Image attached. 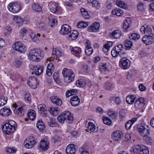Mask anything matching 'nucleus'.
<instances>
[{
	"mask_svg": "<svg viewBox=\"0 0 154 154\" xmlns=\"http://www.w3.org/2000/svg\"><path fill=\"white\" fill-rule=\"evenodd\" d=\"M111 13L113 15L120 16L122 15L124 12L120 8H116V9L112 10Z\"/></svg>",
	"mask_w": 154,
	"mask_h": 154,
	"instance_id": "36",
	"label": "nucleus"
},
{
	"mask_svg": "<svg viewBox=\"0 0 154 154\" xmlns=\"http://www.w3.org/2000/svg\"><path fill=\"white\" fill-rule=\"evenodd\" d=\"M47 69L54 71V64L52 63H49L47 65Z\"/></svg>",
	"mask_w": 154,
	"mask_h": 154,
	"instance_id": "63",
	"label": "nucleus"
},
{
	"mask_svg": "<svg viewBox=\"0 0 154 154\" xmlns=\"http://www.w3.org/2000/svg\"><path fill=\"white\" fill-rule=\"evenodd\" d=\"M103 122L104 124L109 125L112 123V121L110 119L105 117H103Z\"/></svg>",
	"mask_w": 154,
	"mask_h": 154,
	"instance_id": "52",
	"label": "nucleus"
},
{
	"mask_svg": "<svg viewBox=\"0 0 154 154\" xmlns=\"http://www.w3.org/2000/svg\"><path fill=\"white\" fill-rule=\"evenodd\" d=\"M72 114L69 111H64L62 112L59 116L57 119L59 122L61 123H63L65 121L67 123H71L73 120Z\"/></svg>",
	"mask_w": 154,
	"mask_h": 154,
	"instance_id": "2",
	"label": "nucleus"
},
{
	"mask_svg": "<svg viewBox=\"0 0 154 154\" xmlns=\"http://www.w3.org/2000/svg\"><path fill=\"white\" fill-rule=\"evenodd\" d=\"M142 145H137L133 146L131 150V154H138L140 152Z\"/></svg>",
	"mask_w": 154,
	"mask_h": 154,
	"instance_id": "29",
	"label": "nucleus"
},
{
	"mask_svg": "<svg viewBox=\"0 0 154 154\" xmlns=\"http://www.w3.org/2000/svg\"><path fill=\"white\" fill-rule=\"evenodd\" d=\"M140 37V35L137 33H133L129 36L130 39L134 40L138 39Z\"/></svg>",
	"mask_w": 154,
	"mask_h": 154,
	"instance_id": "49",
	"label": "nucleus"
},
{
	"mask_svg": "<svg viewBox=\"0 0 154 154\" xmlns=\"http://www.w3.org/2000/svg\"><path fill=\"white\" fill-rule=\"evenodd\" d=\"M71 31V28L67 24H63L61 27L60 31V33L63 35H67Z\"/></svg>",
	"mask_w": 154,
	"mask_h": 154,
	"instance_id": "16",
	"label": "nucleus"
},
{
	"mask_svg": "<svg viewBox=\"0 0 154 154\" xmlns=\"http://www.w3.org/2000/svg\"><path fill=\"white\" fill-rule=\"evenodd\" d=\"M139 88L141 91H144L146 89V87L142 84H140L139 86Z\"/></svg>",
	"mask_w": 154,
	"mask_h": 154,
	"instance_id": "64",
	"label": "nucleus"
},
{
	"mask_svg": "<svg viewBox=\"0 0 154 154\" xmlns=\"http://www.w3.org/2000/svg\"><path fill=\"white\" fill-rule=\"evenodd\" d=\"M120 66L124 69H128L130 66L129 60L125 57L122 58L119 62Z\"/></svg>",
	"mask_w": 154,
	"mask_h": 154,
	"instance_id": "10",
	"label": "nucleus"
},
{
	"mask_svg": "<svg viewBox=\"0 0 154 154\" xmlns=\"http://www.w3.org/2000/svg\"><path fill=\"white\" fill-rule=\"evenodd\" d=\"M12 114L10 109L5 107L1 109L0 111V115L2 116H8Z\"/></svg>",
	"mask_w": 154,
	"mask_h": 154,
	"instance_id": "20",
	"label": "nucleus"
},
{
	"mask_svg": "<svg viewBox=\"0 0 154 154\" xmlns=\"http://www.w3.org/2000/svg\"><path fill=\"white\" fill-rule=\"evenodd\" d=\"M88 128L92 132H95L96 128L95 125L92 122H89L88 124Z\"/></svg>",
	"mask_w": 154,
	"mask_h": 154,
	"instance_id": "41",
	"label": "nucleus"
},
{
	"mask_svg": "<svg viewBox=\"0 0 154 154\" xmlns=\"http://www.w3.org/2000/svg\"><path fill=\"white\" fill-rule=\"evenodd\" d=\"M112 45V42H109L107 44H106L104 46V48L103 49L104 52H107L109 49V48Z\"/></svg>",
	"mask_w": 154,
	"mask_h": 154,
	"instance_id": "46",
	"label": "nucleus"
},
{
	"mask_svg": "<svg viewBox=\"0 0 154 154\" xmlns=\"http://www.w3.org/2000/svg\"><path fill=\"white\" fill-rule=\"evenodd\" d=\"M92 5L97 9H99L100 7V4L97 0L93 1Z\"/></svg>",
	"mask_w": 154,
	"mask_h": 154,
	"instance_id": "56",
	"label": "nucleus"
},
{
	"mask_svg": "<svg viewBox=\"0 0 154 154\" xmlns=\"http://www.w3.org/2000/svg\"><path fill=\"white\" fill-rule=\"evenodd\" d=\"M123 45L122 44H120L115 46L112 49L111 54L114 57H117L119 55V53L123 50Z\"/></svg>",
	"mask_w": 154,
	"mask_h": 154,
	"instance_id": "6",
	"label": "nucleus"
},
{
	"mask_svg": "<svg viewBox=\"0 0 154 154\" xmlns=\"http://www.w3.org/2000/svg\"><path fill=\"white\" fill-rule=\"evenodd\" d=\"M39 144L40 148L44 151L47 150L49 147V141L46 139H42Z\"/></svg>",
	"mask_w": 154,
	"mask_h": 154,
	"instance_id": "13",
	"label": "nucleus"
},
{
	"mask_svg": "<svg viewBox=\"0 0 154 154\" xmlns=\"http://www.w3.org/2000/svg\"><path fill=\"white\" fill-rule=\"evenodd\" d=\"M100 27V24L97 22L93 23L91 26L88 28V31L89 32H97L99 30Z\"/></svg>",
	"mask_w": 154,
	"mask_h": 154,
	"instance_id": "18",
	"label": "nucleus"
},
{
	"mask_svg": "<svg viewBox=\"0 0 154 154\" xmlns=\"http://www.w3.org/2000/svg\"><path fill=\"white\" fill-rule=\"evenodd\" d=\"M38 109L39 110V113L41 116L45 118L47 117V111L46 105L40 104L38 106Z\"/></svg>",
	"mask_w": 154,
	"mask_h": 154,
	"instance_id": "15",
	"label": "nucleus"
},
{
	"mask_svg": "<svg viewBox=\"0 0 154 154\" xmlns=\"http://www.w3.org/2000/svg\"><path fill=\"white\" fill-rule=\"evenodd\" d=\"M80 11L82 16L84 17V18L87 19L90 17V15L88 14V11L84 8H81Z\"/></svg>",
	"mask_w": 154,
	"mask_h": 154,
	"instance_id": "39",
	"label": "nucleus"
},
{
	"mask_svg": "<svg viewBox=\"0 0 154 154\" xmlns=\"http://www.w3.org/2000/svg\"><path fill=\"white\" fill-rule=\"evenodd\" d=\"M7 98L4 96H0V106L4 105L7 102Z\"/></svg>",
	"mask_w": 154,
	"mask_h": 154,
	"instance_id": "48",
	"label": "nucleus"
},
{
	"mask_svg": "<svg viewBox=\"0 0 154 154\" xmlns=\"http://www.w3.org/2000/svg\"><path fill=\"white\" fill-rule=\"evenodd\" d=\"M52 54L54 58H55L59 61V59L58 58L62 56L63 53L60 48H53Z\"/></svg>",
	"mask_w": 154,
	"mask_h": 154,
	"instance_id": "12",
	"label": "nucleus"
},
{
	"mask_svg": "<svg viewBox=\"0 0 154 154\" xmlns=\"http://www.w3.org/2000/svg\"><path fill=\"white\" fill-rule=\"evenodd\" d=\"M8 125L11 126V127L14 128V130H16V128L17 126L16 123L14 121L10 120L7 122Z\"/></svg>",
	"mask_w": 154,
	"mask_h": 154,
	"instance_id": "53",
	"label": "nucleus"
},
{
	"mask_svg": "<svg viewBox=\"0 0 154 154\" xmlns=\"http://www.w3.org/2000/svg\"><path fill=\"white\" fill-rule=\"evenodd\" d=\"M24 99L25 101L27 103H29L31 101L30 95L29 93H26L25 94Z\"/></svg>",
	"mask_w": 154,
	"mask_h": 154,
	"instance_id": "54",
	"label": "nucleus"
},
{
	"mask_svg": "<svg viewBox=\"0 0 154 154\" xmlns=\"http://www.w3.org/2000/svg\"><path fill=\"white\" fill-rule=\"evenodd\" d=\"M49 22L48 23V25L51 27H53L57 25V20L55 18H49Z\"/></svg>",
	"mask_w": 154,
	"mask_h": 154,
	"instance_id": "38",
	"label": "nucleus"
},
{
	"mask_svg": "<svg viewBox=\"0 0 154 154\" xmlns=\"http://www.w3.org/2000/svg\"><path fill=\"white\" fill-rule=\"evenodd\" d=\"M93 49L91 46L86 45L85 48V51L86 54L88 55H90L93 52Z\"/></svg>",
	"mask_w": 154,
	"mask_h": 154,
	"instance_id": "43",
	"label": "nucleus"
},
{
	"mask_svg": "<svg viewBox=\"0 0 154 154\" xmlns=\"http://www.w3.org/2000/svg\"><path fill=\"white\" fill-rule=\"evenodd\" d=\"M136 98V96L134 95H128L126 98V101L128 104H131L134 103Z\"/></svg>",
	"mask_w": 154,
	"mask_h": 154,
	"instance_id": "34",
	"label": "nucleus"
},
{
	"mask_svg": "<svg viewBox=\"0 0 154 154\" xmlns=\"http://www.w3.org/2000/svg\"><path fill=\"white\" fill-rule=\"evenodd\" d=\"M70 34L68 35V39L69 40L72 41L75 40L78 37L79 33L76 30H72L71 31Z\"/></svg>",
	"mask_w": 154,
	"mask_h": 154,
	"instance_id": "25",
	"label": "nucleus"
},
{
	"mask_svg": "<svg viewBox=\"0 0 154 154\" xmlns=\"http://www.w3.org/2000/svg\"><path fill=\"white\" fill-rule=\"evenodd\" d=\"M141 32L144 34L152 35L154 36V27L152 25H148L146 26V25L142 26L140 29Z\"/></svg>",
	"mask_w": 154,
	"mask_h": 154,
	"instance_id": "4",
	"label": "nucleus"
},
{
	"mask_svg": "<svg viewBox=\"0 0 154 154\" xmlns=\"http://www.w3.org/2000/svg\"><path fill=\"white\" fill-rule=\"evenodd\" d=\"M79 151L81 152V154H89L88 151L83 147L80 148Z\"/></svg>",
	"mask_w": 154,
	"mask_h": 154,
	"instance_id": "62",
	"label": "nucleus"
},
{
	"mask_svg": "<svg viewBox=\"0 0 154 154\" xmlns=\"http://www.w3.org/2000/svg\"><path fill=\"white\" fill-rule=\"evenodd\" d=\"M36 141L35 140L33 137H30L27 138L24 142V145L25 147L28 149L31 148L35 145Z\"/></svg>",
	"mask_w": 154,
	"mask_h": 154,
	"instance_id": "8",
	"label": "nucleus"
},
{
	"mask_svg": "<svg viewBox=\"0 0 154 154\" xmlns=\"http://www.w3.org/2000/svg\"><path fill=\"white\" fill-rule=\"evenodd\" d=\"M109 112H108V114L109 116L112 118H116L117 116L116 113L115 112H113L112 111H111V109L109 110Z\"/></svg>",
	"mask_w": 154,
	"mask_h": 154,
	"instance_id": "58",
	"label": "nucleus"
},
{
	"mask_svg": "<svg viewBox=\"0 0 154 154\" xmlns=\"http://www.w3.org/2000/svg\"><path fill=\"white\" fill-rule=\"evenodd\" d=\"M20 5L16 3H10L8 6V9L14 13L18 12L20 10Z\"/></svg>",
	"mask_w": 154,
	"mask_h": 154,
	"instance_id": "9",
	"label": "nucleus"
},
{
	"mask_svg": "<svg viewBox=\"0 0 154 154\" xmlns=\"http://www.w3.org/2000/svg\"><path fill=\"white\" fill-rule=\"evenodd\" d=\"M70 103L72 106H76L79 104L80 99L77 96H74L70 99Z\"/></svg>",
	"mask_w": 154,
	"mask_h": 154,
	"instance_id": "23",
	"label": "nucleus"
},
{
	"mask_svg": "<svg viewBox=\"0 0 154 154\" xmlns=\"http://www.w3.org/2000/svg\"><path fill=\"white\" fill-rule=\"evenodd\" d=\"M48 125L51 127H54L57 125V123L53 119L50 118L48 122Z\"/></svg>",
	"mask_w": 154,
	"mask_h": 154,
	"instance_id": "50",
	"label": "nucleus"
},
{
	"mask_svg": "<svg viewBox=\"0 0 154 154\" xmlns=\"http://www.w3.org/2000/svg\"><path fill=\"white\" fill-rule=\"evenodd\" d=\"M135 106L137 108H140L144 104V99L143 98H137L135 102Z\"/></svg>",
	"mask_w": 154,
	"mask_h": 154,
	"instance_id": "26",
	"label": "nucleus"
},
{
	"mask_svg": "<svg viewBox=\"0 0 154 154\" xmlns=\"http://www.w3.org/2000/svg\"><path fill=\"white\" fill-rule=\"evenodd\" d=\"M133 125V123L130 120L128 121L125 124V127L127 129H130Z\"/></svg>",
	"mask_w": 154,
	"mask_h": 154,
	"instance_id": "57",
	"label": "nucleus"
},
{
	"mask_svg": "<svg viewBox=\"0 0 154 154\" xmlns=\"http://www.w3.org/2000/svg\"><path fill=\"white\" fill-rule=\"evenodd\" d=\"M27 116L30 120L33 121L36 117V113L33 109H30L28 111Z\"/></svg>",
	"mask_w": 154,
	"mask_h": 154,
	"instance_id": "32",
	"label": "nucleus"
},
{
	"mask_svg": "<svg viewBox=\"0 0 154 154\" xmlns=\"http://www.w3.org/2000/svg\"><path fill=\"white\" fill-rule=\"evenodd\" d=\"M124 43L125 47L128 50L130 49L133 45L132 42L129 40H125Z\"/></svg>",
	"mask_w": 154,
	"mask_h": 154,
	"instance_id": "47",
	"label": "nucleus"
},
{
	"mask_svg": "<svg viewBox=\"0 0 154 154\" xmlns=\"http://www.w3.org/2000/svg\"><path fill=\"white\" fill-rule=\"evenodd\" d=\"M12 48L14 50L20 53H24L26 51L25 45L19 42H17L13 44Z\"/></svg>",
	"mask_w": 154,
	"mask_h": 154,
	"instance_id": "5",
	"label": "nucleus"
},
{
	"mask_svg": "<svg viewBox=\"0 0 154 154\" xmlns=\"http://www.w3.org/2000/svg\"><path fill=\"white\" fill-rule=\"evenodd\" d=\"M117 6L124 9H126L128 7L127 5L125 2L120 0H117L116 1Z\"/></svg>",
	"mask_w": 154,
	"mask_h": 154,
	"instance_id": "37",
	"label": "nucleus"
},
{
	"mask_svg": "<svg viewBox=\"0 0 154 154\" xmlns=\"http://www.w3.org/2000/svg\"><path fill=\"white\" fill-rule=\"evenodd\" d=\"M67 154H75L76 152L75 146L73 144H70L67 146L66 149Z\"/></svg>",
	"mask_w": 154,
	"mask_h": 154,
	"instance_id": "21",
	"label": "nucleus"
},
{
	"mask_svg": "<svg viewBox=\"0 0 154 154\" xmlns=\"http://www.w3.org/2000/svg\"><path fill=\"white\" fill-rule=\"evenodd\" d=\"M29 57L31 60L36 62H39L43 58V51L39 48L32 49L29 53Z\"/></svg>",
	"mask_w": 154,
	"mask_h": 154,
	"instance_id": "1",
	"label": "nucleus"
},
{
	"mask_svg": "<svg viewBox=\"0 0 154 154\" xmlns=\"http://www.w3.org/2000/svg\"><path fill=\"white\" fill-rule=\"evenodd\" d=\"M88 25V23L87 22L82 21L79 22L77 24V26L79 28H85Z\"/></svg>",
	"mask_w": 154,
	"mask_h": 154,
	"instance_id": "45",
	"label": "nucleus"
},
{
	"mask_svg": "<svg viewBox=\"0 0 154 154\" xmlns=\"http://www.w3.org/2000/svg\"><path fill=\"white\" fill-rule=\"evenodd\" d=\"M143 42L147 45L152 44L153 41V38L152 35H146L143 36L142 39Z\"/></svg>",
	"mask_w": 154,
	"mask_h": 154,
	"instance_id": "24",
	"label": "nucleus"
},
{
	"mask_svg": "<svg viewBox=\"0 0 154 154\" xmlns=\"http://www.w3.org/2000/svg\"><path fill=\"white\" fill-rule=\"evenodd\" d=\"M23 62V59L20 57H17L15 59L13 62V64L16 67L21 66Z\"/></svg>",
	"mask_w": 154,
	"mask_h": 154,
	"instance_id": "31",
	"label": "nucleus"
},
{
	"mask_svg": "<svg viewBox=\"0 0 154 154\" xmlns=\"http://www.w3.org/2000/svg\"><path fill=\"white\" fill-rule=\"evenodd\" d=\"M51 102L53 103L60 106L62 104V101L60 99L56 96H52L50 97Z\"/></svg>",
	"mask_w": 154,
	"mask_h": 154,
	"instance_id": "27",
	"label": "nucleus"
},
{
	"mask_svg": "<svg viewBox=\"0 0 154 154\" xmlns=\"http://www.w3.org/2000/svg\"><path fill=\"white\" fill-rule=\"evenodd\" d=\"M122 136V132L119 131H116L113 132L112 134V139L116 141H118L120 140Z\"/></svg>",
	"mask_w": 154,
	"mask_h": 154,
	"instance_id": "19",
	"label": "nucleus"
},
{
	"mask_svg": "<svg viewBox=\"0 0 154 154\" xmlns=\"http://www.w3.org/2000/svg\"><path fill=\"white\" fill-rule=\"evenodd\" d=\"M15 18L16 19V21L17 23L22 24V23L23 22V20L21 17L18 16H15Z\"/></svg>",
	"mask_w": 154,
	"mask_h": 154,
	"instance_id": "59",
	"label": "nucleus"
},
{
	"mask_svg": "<svg viewBox=\"0 0 154 154\" xmlns=\"http://www.w3.org/2000/svg\"><path fill=\"white\" fill-rule=\"evenodd\" d=\"M32 8L34 11L36 12H40L42 10L40 6L36 3H34L32 4Z\"/></svg>",
	"mask_w": 154,
	"mask_h": 154,
	"instance_id": "44",
	"label": "nucleus"
},
{
	"mask_svg": "<svg viewBox=\"0 0 154 154\" xmlns=\"http://www.w3.org/2000/svg\"><path fill=\"white\" fill-rule=\"evenodd\" d=\"M30 37L32 39L33 41L34 42H36L38 39L37 36H36V35L34 33H32V34H31L30 35Z\"/></svg>",
	"mask_w": 154,
	"mask_h": 154,
	"instance_id": "60",
	"label": "nucleus"
},
{
	"mask_svg": "<svg viewBox=\"0 0 154 154\" xmlns=\"http://www.w3.org/2000/svg\"><path fill=\"white\" fill-rule=\"evenodd\" d=\"M112 99L117 105L120 104L121 103V99L119 97H112Z\"/></svg>",
	"mask_w": 154,
	"mask_h": 154,
	"instance_id": "55",
	"label": "nucleus"
},
{
	"mask_svg": "<svg viewBox=\"0 0 154 154\" xmlns=\"http://www.w3.org/2000/svg\"><path fill=\"white\" fill-rule=\"evenodd\" d=\"M14 112L16 115L18 117L22 116L24 114L23 106H21L17 108V109L14 110Z\"/></svg>",
	"mask_w": 154,
	"mask_h": 154,
	"instance_id": "33",
	"label": "nucleus"
},
{
	"mask_svg": "<svg viewBox=\"0 0 154 154\" xmlns=\"http://www.w3.org/2000/svg\"><path fill=\"white\" fill-rule=\"evenodd\" d=\"M2 128L3 132L5 134H10L13 133L15 130H14V128L7 124V122L3 126H2Z\"/></svg>",
	"mask_w": 154,
	"mask_h": 154,
	"instance_id": "11",
	"label": "nucleus"
},
{
	"mask_svg": "<svg viewBox=\"0 0 154 154\" xmlns=\"http://www.w3.org/2000/svg\"><path fill=\"white\" fill-rule=\"evenodd\" d=\"M27 83L30 87L33 88H36L38 85L37 79L35 77L31 76L29 79Z\"/></svg>",
	"mask_w": 154,
	"mask_h": 154,
	"instance_id": "14",
	"label": "nucleus"
},
{
	"mask_svg": "<svg viewBox=\"0 0 154 154\" xmlns=\"http://www.w3.org/2000/svg\"><path fill=\"white\" fill-rule=\"evenodd\" d=\"M139 154H149L148 148L144 145H142V147L139 152Z\"/></svg>",
	"mask_w": 154,
	"mask_h": 154,
	"instance_id": "42",
	"label": "nucleus"
},
{
	"mask_svg": "<svg viewBox=\"0 0 154 154\" xmlns=\"http://www.w3.org/2000/svg\"><path fill=\"white\" fill-rule=\"evenodd\" d=\"M58 109V107H51L48 109L49 112L52 115H54V112H57Z\"/></svg>",
	"mask_w": 154,
	"mask_h": 154,
	"instance_id": "51",
	"label": "nucleus"
},
{
	"mask_svg": "<svg viewBox=\"0 0 154 154\" xmlns=\"http://www.w3.org/2000/svg\"><path fill=\"white\" fill-rule=\"evenodd\" d=\"M71 52L73 54L78 57H80V54L81 52V49L79 47H75L72 50Z\"/></svg>",
	"mask_w": 154,
	"mask_h": 154,
	"instance_id": "35",
	"label": "nucleus"
},
{
	"mask_svg": "<svg viewBox=\"0 0 154 154\" xmlns=\"http://www.w3.org/2000/svg\"><path fill=\"white\" fill-rule=\"evenodd\" d=\"M137 128L138 131L141 136L146 137L149 141L152 140L151 138L149 136L150 131L147 125L144 124H139L137 125Z\"/></svg>",
	"mask_w": 154,
	"mask_h": 154,
	"instance_id": "3",
	"label": "nucleus"
},
{
	"mask_svg": "<svg viewBox=\"0 0 154 154\" xmlns=\"http://www.w3.org/2000/svg\"><path fill=\"white\" fill-rule=\"evenodd\" d=\"M122 33L119 30H114L112 32L109 33L108 36L110 38H112L115 39L119 38L122 35Z\"/></svg>",
	"mask_w": 154,
	"mask_h": 154,
	"instance_id": "22",
	"label": "nucleus"
},
{
	"mask_svg": "<svg viewBox=\"0 0 154 154\" xmlns=\"http://www.w3.org/2000/svg\"><path fill=\"white\" fill-rule=\"evenodd\" d=\"M83 81L82 79H80L76 81V84L77 86L81 87L83 85Z\"/></svg>",
	"mask_w": 154,
	"mask_h": 154,
	"instance_id": "61",
	"label": "nucleus"
},
{
	"mask_svg": "<svg viewBox=\"0 0 154 154\" xmlns=\"http://www.w3.org/2000/svg\"><path fill=\"white\" fill-rule=\"evenodd\" d=\"M49 6L50 11L54 13H55L60 8V7L58 4L55 2L49 3Z\"/></svg>",
	"mask_w": 154,
	"mask_h": 154,
	"instance_id": "17",
	"label": "nucleus"
},
{
	"mask_svg": "<svg viewBox=\"0 0 154 154\" xmlns=\"http://www.w3.org/2000/svg\"><path fill=\"white\" fill-rule=\"evenodd\" d=\"M43 69L44 68L42 66H36L34 67L33 71L36 75H39L42 73Z\"/></svg>",
	"mask_w": 154,
	"mask_h": 154,
	"instance_id": "30",
	"label": "nucleus"
},
{
	"mask_svg": "<svg viewBox=\"0 0 154 154\" xmlns=\"http://www.w3.org/2000/svg\"><path fill=\"white\" fill-rule=\"evenodd\" d=\"M36 126L37 128L39 130H43L45 128L44 123L42 120H38Z\"/></svg>",
	"mask_w": 154,
	"mask_h": 154,
	"instance_id": "40",
	"label": "nucleus"
},
{
	"mask_svg": "<svg viewBox=\"0 0 154 154\" xmlns=\"http://www.w3.org/2000/svg\"><path fill=\"white\" fill-rule=\"evenodd\" d=\"M64 77V80L66 82H70L74 79L75 75L72 70L68 69Z\"/></svg>",
	"mask_w": 154,
	"mask_h": 154,
	"instance_id": "7",
	"label": "nucleus"
},
{
	"mask_svg": "<svg viewBox=\"0 0 154 154\" xmlns=\"http://www.w3.org/2000/svg\"><path fill=\"white\" fill-rule=\"evenodd\" d=\"M131 24V22L129 19H127L124 21L123 28V31L126 32L128 30V28L130 27Z\"/></svg>",
	"mask_w": 154,
	"mask_h": 154,
	"instance_id": "28",
	"label": "nucleus"
}]
</instances>
